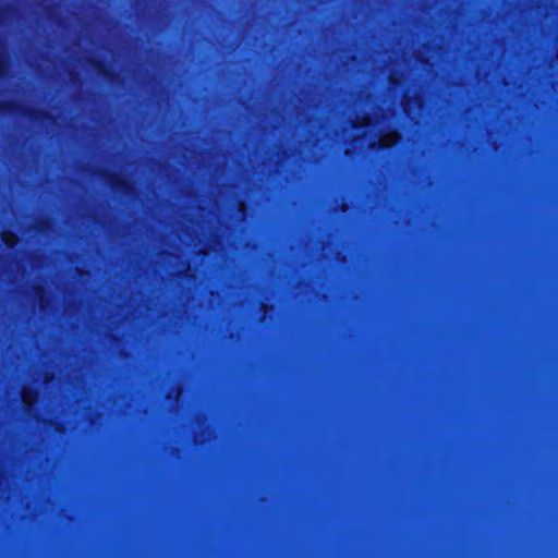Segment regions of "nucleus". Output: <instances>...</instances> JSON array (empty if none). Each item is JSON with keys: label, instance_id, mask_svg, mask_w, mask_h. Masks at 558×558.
<instances>
[{"label": "nucleus", "instance_id": "6", "mask_svg": "<svg viewBox=\"0 0 558 558\" xmlns=\"http://www.w3.org/2000/svg\"><path fill=\"white\" fill-rule=\"evenodd\" d=\"M8 72V59L3 52L0 51V78L5 77Z\"/></svg>", "mask_w": 558, "mask_h": 558}, {"label": "nucleus", "instance_id": "3", "mask_svg": "<svg viewBox=\"0 0 558 558\" xmlns=\"http://www.w3.org/2000/svg\"><path fill=\"white\" fill-rule=\"evenodd\" d=\"M32 120H52V116L45 110L28 109L24 111Z\"/></svg>", "mask_w": 558, "mask_h": 558}, {"label": "nucleus", "instance_id": "5", "mask_svg": "<svg viewBox=\"0 0 558 558\" xmlns=\"http://www.w3.org/2000/svg\"><path fill=\"white\" fill-rule=\"evenodd\" d=\"M2 241L8 247H13L17 243V235L13 232H3Z\"/></svg>", "mask_w": 558, "mask_h": 558}, {"label": "nucleus", "instance_id": "2", "mask_svg": "<svg viewBox=\"0 0 558 558\" xmlns=\"http://www.w3.org/2000/svg\"><path fill=\"white\" fill-rule=\"evenodd\" d=\"M106 181L109 183L110 187L116 192L129 193L132 189V185L128 179L116 173H108L106 177Z\"/></svg>", "mask_w": 558, "mask_h": 558}, {"label": "nucleus", "instance_id": "7", "mask_svg": "<svg viewBox=\"0 0 558 558\" xmlns=\"http://www.w3.org/2000/svg\"><path fill=\"white\" fill-rule=\"evenodd\" d=\"M35 290L40 304H43L44 301H48L46 296V291L43 287L38 286L35 288Z\"/></svg>", "mask_w": 558, "mask_h": 558}, {"label": "nucleus", "instance_id": "1", "mask_svg": "<svg viewBox=\"0 0 558 558\" xmlns=\"http://www.w3.org/2000/svg\"><path fill=\"white\" fill-rule=\"evenodd\" d=\"M89 66L102 78L113 81L116 73L108 66V64L100 59L90 58L88 60Z\"/></svg>", "mask_w": 558, "mask_h": 558}, {"label": "nucleus", "instance_id": "4", "mask_svg": "<svg viewBox=\"0 0 558 558\" xmlns=\"http://www.w3.org/2000/svg\"><path fill=\"white\" fill-rule=\"evenodd\" d=\"M19 107L12 101H0V114L4 113H16Z\"/></svg>", "mask_w": 558, "mask_h": 558}]
</instances>
